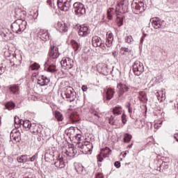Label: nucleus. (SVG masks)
Listing matches in <instances>:
<instances>
[{"mask_svg": "<svg viewBox=\"0 0 178 178\" xmlns=\"http://www.w3.org/2000/svg\"><path fill=\"white\" fill-rule=\"evenodd\" d=\"M54 118L55 119H56V120L58 122H63L64 117H63V114H62V113H60V111H56L54 112Z\"/></svg>", "mask_w": 178, "mask_h": 178, "instance_id": "30", "label": "nucleus"}, {"mask_svg": "<svg viewBox=\"0 0 178 178\" xmlns=\"http://www.w3.org/2000/svg\"><path fill=\"white\" fill-rule=\"evenodd\" d=\"M47 3L49 5V6H52V1L51 0H47Z\"/></svg>", "mask_w": 178, "mask_h": 178, "instance_id": "52", "label": "nucleus"}, {"mask_svg": "<svg viewBox=\"0 0 178 178\" xmlns=\"http://www.w3.org/2000/svg\"><path fill=\"white\" fill-rule=\"evenodd\" d=\"M11 140H14L16 143H19L22 140L20 131L17 129L13 130L10 134Z\"/></svg>", "mask_w": 178, "mask_h": 178, "instance_id": "15", "label": "nucleus"}, {"mask_svg": "<svg viewBox=\"0 0 178 178\" xmlns=\"http://www.w3.org/2000/svg\"><path fill=\"white\" fill-rule=\"evenodd\" d=\"M78 34L81 37H87V35L90 34V31H88V27L86 26L85 25L81 26L78 31Z\"/></svg>", "mask_w": 178, "mask_h": 178, "instance_id": "18", "label": "nucleus"}, {"mask_svg": "<svg viewBox=\"0 0 178 178\" xmlns=\"http://www.w3.org/2000/svg\"><path fill=\"white\" fill-rule=\"evenodd\" d=\"M0 35L3 37L4 40H10V35L8 33H5V32H1Z\"/></svg>", "mask_w": 178, "mask_h": 178, "instance_id": "36", "label": "nucleus"}, {"mask_svg": "<svg viewBox=\"0 0 178 178\" xmlns=\"http://www.w3.org/2000/svg\"><path fill=\"white\" fill-rule=\"evenodd\" d=\"M150 22L155 30H158V29L162 27V21L158 17L150 19Z\"/></svg>", "mask_w": 178, "mask_h": 178, "instance_id": "14", "label": "nucleus"}, {"mask_svg": "<svg viewBox=\"0 0 178 178\" xmlns=\"http://www.w3.org/2000/svg\"><path fill=\"white\" fill-rule=\"evenodd\" d=\"M112 33L111 32H107L106 34V45L107 46V48H111L112 47Z\"/></svg>", "mask_w": 178, "mask_h": 178, "instance_id": "27", "label": "nucleus"}, {"mask_svg": "<svg viewBox=\"0 0 178 178\" xmlns=\"http://www.w3.org/2000/svg\"><path fill=\"white\" fill-rule=\"evenodd\" d=\"M5 106L6 109H8V111H12V109H15V107L16 106V105L13 102H8L6 104Z\"/></svg>", "mask_w": 178, "mask_h": 178, "instance_id": "33", "label": "nucleus"}, {"mask_svg": "<svg viewBox=\"0 0 178 178\" xmlns=\"http://www.w3.org/2000/svg\"><path fill=\"white\" fill-rule=\"evenodd\" d=\"M132 70L135 76H141L144 73V65L143 63L136 60L132 65Z\"/></svg>", "mask_w": 178, "mask_h": 178, "instance_id": "5", "label": "nucleus"}, {"mask_svg": "<svg viewBox=\"0 0 178 178\" xmlns=\"http://www.w3.org/2000/svg\"><path fill=\"white\" fill-rule=\"evenodd\" d=\"M67 29V25L65 22H58L56 24V29L60 31V33H66Z\"/></svg>", "mask_w": 178, "mask_h": 178, "instance_id": "19", "label": "nucleus"}, {"mask_svg": "<svg viewBox=\"0 0 178 178\" xmlns=\"http://www.w3.org/2000/svg\"><path fill=\"white\" fill-rule=\"evenodd\" d=\"M17 161L18 163H26L29 161L27 158V155H22L17 158Z\"/></svg>", "mask_w": 178, "mask_h": 178, "instance_id": "31", "label": "nucleus"}, {"mask_svg": "<svg viewBox=\"0 0 178 178\" xmlns=\"http://www.w3.org/2000/svg\"><path fill=\"white\" fill-rule=\"evenodd\" d=\"M131 140V135L129 134H125L124 138V143H130Z\"/></svg>", "mask_w": 178, "mask_h": 178, "instance_id": "37", "label": "nucleus"}, {"mask_svg": "<svg viewBox=\"0 0 178 178\" xmlns=\"http://www.w3.org/2000/svg\"><path fill=\"white\" fill-rule=\"evenodd\" d=\"M13 63L12 64V61H10L11 66H19V65L22 64V55L17 54L13 57Z\"/></svg>", "mask_w": 178, "mask_h": 178, "instance_id": "21", "label": "nucleus"}, {"mask_svg": "<svg viewBox=\"0 0 178 178\" xmlns=\"http://www.w3.org/2000/svg\"><path fill=\"white\" fill-rule=\"evenodd\" d=\"M60 65L63 69L70 70L74 66V61L69 57H64L60 61Z\"/></svg>", "mask_w": 178, "mask_h": 178, "instance_id": "6", "label": "nucleus"}, {"mask_svg": "<svg viewBox=\"0 0 178 178\" xmlns=\"http://www.w3.org/2000/svg\"><path fill=\"white\" fill-rule=\"evenodd\" d=\"M74 12L76 16L80 17L81 16L86 15V7L81 3H74Z\"/></svg>", "mask_w": 178, "mask_h": 178, "instance_id": "9", "label": "nucleus"}, {"mask_svg": "<svg viewBox=\"0 0 178 178\" xmlns=\"http://www.w3.org/2000/svg\"><path fill=\"white\" fill-rule=\"evenodd\" d=\"M38 154L33 155L32 157L30 158L31 162H34L35 161V159L37 158Z\"/></svg>", "mask_w": 178, "mask_h": 178, "instance_id": "47", "label": "nucleus"}, {"mask_svg": "<svg viewBox=\"0 0 178 178\" xmlns=\"http://www.w3.org/2000/svg\"><path fill=\"white\" fill-rule=\"evenodd\" d=\"M121 51H124V52H129V48H127V47H121Z\"/></svg>", "mask_w": 178, "mask_h": 178, "instance_id": "48", "label": "nucleus"}, {"mask_svg": "<svg viewBox=\"0 0 178 178\" xmlns=\"http://www.w3.org/2000/svg\"><path fill=\"white\" fill-rule=\"evenodd\" d=\"M54 166H56V168H58L59 169H63V168L66 166V163H65L63 156H60V154L58 156L56 161L54 162Z\"/></svg>", "mask_w": 178, "mask_h": 178, "instance_id": "13", "label": "nucleus"}, {"mask_svg": "<svg viewBox=\"0 0 178 178\" xmlns=\"http://www.w3.org/2000/svg\"><path fill=\"white\" fill-rule=\"evenodd\" d=\"M118 6L115 9V23L118 27L123 26V15H122V12L118 11L119 8H122L123 6V3H118Z\"/></svg>", "mask_w": 178, "mask_h": 178, "instance_id": "7", "label": "nucleus"}, {"mask_svg": "<svg viewBox=\"0 0 178 178\" xmlns=\"http://www.w3.org/2000/svg\"><path fill=\"white\" fill-rule=\"evenodd\" d=\"M49 83V78L42 75L41 77L38 80V84L41 87L44 86H48Z\"/></svg>", "mask_w": 178, "mask_h": 178, "instance_id": "20", "label": "nucleus"}, {"mask_svg": "<svg viewBox=\"0 0 178 178\" xmlns=\"http://www.w3.org/2000/svg\"><path fill=\"white\" fill-rule=\"evenodd\" d=\"M64 94L65 97L67 98V101L69 102H73L76 99V92L73 88L68 86L66 88L65 90L64 91Z\"/></svg>", "mask_w": 178, "mask_h": 178, "instance_id": "8", "label": "nucleus"}, {"mask_svg": "<svg viewBox=\"0 0 178 178\" xmlns=\"http://www.w3.org/2000/svg\"><path fill=\"white\" fill-rule=\"evenodd\" d=\"M174 138H175V140H176V141L178 142V134H175L174 135Z\"/></svg>", "mask_w": 178, "mask_h": 178, "instance_id": "55", "label": "nucleus"}, {"mask_svg": "<svg viewBox=\"0 0 178 178\" xmlns=\"http://www.w3.org/2000/svg\"><path fill=\"white\" fill-rule=\"evenodd\" d=\"M74 166L76 172H78L79 174L83 173V170H84V167L83 166V165H81V163H74Z\"/></svg>", "mask_w": 178, "mask_h": 178, "instance_id": "29", "label": "nucleus"}, {"mask_svg": "<svg viewBox=\"0 0 178 178\" xmlns=\"http://www.w3.org/2000/svg\"><path fill=\"white\" fill-rule=\"evenodd\" d=\"M112 99V88H108L106 91V95L104 96V102L108 104V101Z\"/></svg>", "mask_w": 178, "mask_h": 178, "instance_id": "25", "label": "nucleus"}, {"mask_svg": "<svg viewBox=\"0 0 178 178\" xmlns=\"http://www.w3.org/2000/svg\"><path fill=\"white\" fill-rule=\"evenodd\" d=\"M159 127H161V126H159L158 124H154V128L159 129Z\"/></svg>", "mask_w": 178, "mask_h": 178, "instance_id": "57", "label": "nucleus"}, {"mask_svg": "<svg viewBox=\"0 0 178 178\" xmlns=\"http://www.w3.org/2000/svg\"><path fill=\"white\" fill-rule=\"evenodd\" d=\"M72 0H58V6L63 12H67L70 9Z\"/></svg>", "mask_w": 178, "mask_h": 178, "instance_id": "10", "label": "nucleus"}, {"mask_svg": "<svg viewBox=\"0 0 178 178\" xmlns=\"http://www.w3.org/2000/svg\"><path fill=\"white\" fill-rule=\"evenodd\" d=\"M29 69L31 70H38V69H40V65L37 63H34L30 65Z\"/></svg>", "mask_w": 178, "mask_h": 178, "instance_id": "35", "label": "nucleus"}, {"mask_svg": "<svg viewBox=\"0 0 178 178\" xmlns=\"http://www.w3.org/2000/svg\"><path fill=\"white\" fill-rule=\"evenodd\" d=\"M9 178H17L16 177V172H12L8 175Z\"/></svg>", "mask_w": 178, "mask_h": 178, "instance_id": "45", "label": "nucleus"}, {"mask_svg": "<svg viewBox=\"0 0 178 178\" xmlns=\"http://www.w3.org/2000/svg\"><path fill=\"white\" fill-rule=\"evenodd\" d=\"M113 94H114V92H113V90L112 91V95H113Z\"/></svg>", "mask_w": 178, "mask_h": 178, "instance_id": "64", "label": "nucleus"}, {"mask_svg": "<svg viewBox=\"0 0 178 178\" xmlns=\"http://www.w3.org/2000/svg\"><path fill=\"white\" fill-rule=\"evenodd\" d=\"M112 155V149L108 147L101 149L99 154L97 156V161L102 162L104 158H109Z\"/></svg>", "mask_w": 178, "mask_h": 178, "instance_id": "4", "label": "nucleus"}, {"mask_svg": "<svg viewBox=\"0 0 178 178\" xmlns=\"http://www.w3.org/2000/svg\"><path fill=\"white\" fill-rule=\"evenodd\" d=\"M127 109H129L130 108H131V104H130V102L127 103Z\"/></svg>", "mask_w": 178, "mask_h": 178, "instance_id": "53", "label": "nucleus"}, {"mask_svg": "<svg viewBox=\"0 0 178 178\" xmlns=\"http://www.w3.org/2000/svg\"><path fill=\"white\" fill-rule=\"evenodd\" d=\"M125 41L127 44H131V42H133V37L131 35L126 36Z\"/></svg>", "mask_w": 178, "mask_h": 178, "instance_id": "38", "label": "nucleus"}, {"mask_svg": "<svg viewBox=\"0 0 178 178\" xmlns=\"http://www.w3.org/2000/svg\"><path fill=\"white\" fill-rule=\"evenodd\" d=\"M8 91L12 92V94H14V95H17L20 92V88H19V86L17 85H13L9 86Z\"/></svg>", "mask_w": 178, "mask_h": 178, "instance_id": "24", "label": "nucleus"}, {"mask_svg": "<svg viewBox=\"0 0 178 178\" xmlns=\"http://www.w3.org/2000/svg\"><path fill=\"white\" fill-rule=\"evenodd\" d=\"M138 99L140 101V102H143V104H145V102L148 101V99H147V94L145 93V92H139Z\"/></svg>", "mask_w": 178, "mask_h": 178, "instance_id": "26", "label": "nucleus"}, {"mask_svg": "<svg viewBox=\"0 0 178 178\" xmlns=\"http://www.w3.org/2000/svg\"><path fill=\"white\" fill-rule=\"evenodd\" d=\"M6 70V66L3 65V64L0 65V76L3 74Z\"/></svg>", "mask_w": 178, "mask_h": 178, "instance_id": "39", "label": "nucleus"}, {"mask_svg": "<svg viewBox=\"0 0 178 178\" xmlns=\"http://www.w3.org/2000/svg\"><path fill=\"white\" fill-rule=\"evenodd\" d=\"M129 154V150L125 151V152L123 154V157L125 158L126 155Z\"/></svg>", "mask_w": 178, "mask_h": 178, "instance_id": "56", "label": "nucleus"}, {"mask_svg": "<svg viewBox=\"0 0 178 178\" xmlns=\"http://www.w3.org/2000/svg\"><path fill=\"white\" fill-rule=\"evenodd\" d=\"M114 166H115L117 169H119V168H120V161H115L114 163Z\"/></svg>", "mask_w": 178, "mask_h": 178, "instance_id": "46", "label": "nucleus"}, {"mask_svg": "<svg viewBox=\"0 0 178 178\" xmlns=\"http://www.w3.org/2000/svg\"><path fill=\"white\" fill-rule=\"evenodd\" d=\"M122 110L123 108H122V106H116L113 108L112 112L115 116H118V115H122Z\"/></svg>", "mask_w": 178, "mask_h": 178, "instance_id": "28", "label": "nucleus"}, {"mask_svg": "<svg viewBox=\"0 0 178 178\" xmlns=\"http://www.w3.org/2000/svg\"><path fill=\"white\" fill-rule=\"evenodd\" d=\"M73 154H76V149H73Z\"/></svg>", "mask_w": 178, "mask_h": 178, "instance_id": "62", "label": "nucleus"}, {"mask_svg": "<svg viewBox=\"0 0 178 178\" xmlns=\"http://www.w3.org/2000/svg\"><path fill=\"white\" fill-rule=\"evenodd\" d=\"M128 112H129V113H132L133 110H131V108H128Z\"/></svg>", "mask_w": 178, "mask_h": 178, "instance_id": "58", "label": "nucleus"}, {"mask_svg": "<svg viewBox=\"0 0 178 178\" xmlns=\"http://www.w3.org/2000/svg\"><path fill=\"white\" fill-rule=\"evenodd\" d=\"M47 154L46 153V154H44V157H47Z\"/></svg>", "mask_w": 178, "mask_h": 178, "instance_id": "63", "label": "nucleus"}, {"mask_svg": "<svg viewBox=\"0 0 178 178\" xmlns=\"http://www.w3.org/2000/svg\"><path fill=\"white\" fill-rule=\"evenodd\" d=\"M23 126L25 127V129H31V127L33 126V124H31L30 120H26L23 121Z\"/></svg>", "mask_w": 178, "mask_h": 178, "instance_id": "34", "label": "nucleus"}, {"mask_svg": "<svg viewBox=\"0 0 178 178\" xmlns=\"http://www.w3.org/2000/svg\"><path fill=\"white\" fill-rule=\"evenodd\" d=\"M133 147V143H131V145H129L127 148H131Z\"/></svg>", "mask_w": 178, "mask_h": 178, "instance_id": "60", "label": "nucleus"}, {"mask_svg": "<svg viewBox=\"0 0 178 178\" xmlns=\"http://www.w3.org/2000/svg\"><path fill=\"white\" fill-rule=\"evenodd\" d=\"M92 44L95 48H97L98 47H102V40H101V38L98 36H95L92 38Z\"/></svg>", "mask_w": 178, "mask_h": 178, "instance_id": "22", "label": "nucleus"}, {"mask_svg": "<svg viewBox=\"0 0 178 178\" xmlns=\"http://www.w3.org/2000/svg\"><path fill=\"white\" fill-rule=\"evenodd\" d=\"M15 124H21L22 120H20V118H19V117H15Z\"/></svg>", "mask_w": 178, "mask_h": 178, "instance_id": "42", "label": "nucleus"}, {"mask_svg": "<svg viewBox=\"0 0 178 178\" xmlns=\"http://www.w3.org/2000/svg\"><path fill=\"white\" fill-rule=\"evenodd\" d=\"M163 91H165V90H162L161 92H157L156 93V95L159 99V101H163V99H165V93H163Z\"/></svg>", "mask_w": 178, "mask_h": 178, "instance_id": "32", "label": "nucleus"}, {"mask_svg": "<svg viewBox=\"0 0 178 178\" xmlns=\"http://www.w3.org/2000/svg\"><path fill=\"white\" fill-rule=\"evenodd\" d=\"M60 55L59 48L55 45L51 46V50L49 53V58L44 63L45 70L50 73H55V72H56V59L59 58Z\"/></svg>", "mask_w": 178, "mask_h": 178, "instance_id": "1", "label": "nucleus"}, {"mask_svg": "<svg viewBox=\"0 0 178 178\" xmlns=\"http://www.w3.org/2000/svg\"><path fill=\"white\" fill-rule=\"evenodd\" d=\"M117 88L118 90L119 97H122V95H124V92L129 91V86H126L124 83H119L117 86Z\"/></svg>", "mask_w": 178, "mask_h": 178, "instance_id": "17", "label": "nucleus"}, {"mask_svg": "<svg viewBox=\"0 0 178 178\" xmlns=\"http://www.w3.org/2000/svg\"><path fill=\"white\" fill-rule=\"evenodd\" d=\"M144 38H145V36H142L140 38V44H143L144 42Z\"/></svg>", "mask_w": 178, "mask_h": 178, "instance_id": "54", "label": "nucleus"}, {"mask_svg": "<svg viewBox=\"0 0 178 178\" xmlns=\"http://www.w3.org/2000/svg\"><path fill=\"white\" fill-rule=\"evenodd\" d=\"M81 90L86 92L88 90L87 86H82Z\"/></svg>", "mask_w": 178, "mask_h": 178, "instance_id": "49", "label": "nucleus"}, {"mask_svg": "<svg viewBox=\"0 0 178 178\" xmlns=\"http://www.w3.org/2000/svg\"><path fill=\"white\" fill-rule=\"evenodd\" d=\"M0 97H2V88L0 86Z\"/></svg>", "mask_w": 178, "mask_h": 178, "instance_id": "59", "label": "nucleus"}, {"mask_svg": "<svg viewBox=\"0 0 178 178\" xmlns=\"http://www.w3.org/2000/svg\"><path fill=\"white\" fill-rule=\"evenodd\" d=\"M134 81L136 84H140V83H141V78L140 76H137L135 78Z\"/></svg>", "mask_w": 178, "mask_h": 178, "instance_id": "44", "label": "nucleus"}, {"mask_svg": "<svg viewBox=\"0 0 178 178\" xmlns=\"http://www.w3.org/2000/svg\"><path fill=\"white\" fill-rule=\"evenodd\" d=\"M97 70L100 74L104 76H108L112 71L108 68V66L105 63H99L97 65Z\"/></svg>", "mask_w": 178, "mask_h": 178, "instance_id": "11", "label": "nucleus"}, {"mask_svg": "<svg viewBox=\"0 0 178 178\" xmlns=\"http://www.w3.org/2000/svg\"><path fill=\"white\" fill-rule=\"evenodd\" d=\"M11 29L13 33L20 34L27 29V22L22 19H17L11 24Z\"/></svg>", "mask_w": 178, "mask_h": 178, "instance_id": "2", "label": "nucleus"}, {"mask_svg": "<svg viewBox=\"0 0 178 178\" xmlns=\"http://www.w3.org/2000/svg\"><path fill=\"white\" fill-rule=\"evenodd\" d=\"M44 134H45V136H46L47 137H50V136H51V129H46L44 130Z\"/></svg>", "mask_w": 178, "mask_h": 178, "instance_id": "43", "label": "nucleus"}, {"mask_svg": "<svg viewBox=\"0 0 178 178\" xmlns=\"http://www.w3.org/2000/svg\"><path fill=\"white\" fill-rule=\"evenodd\" d=\"M96 178H104V177H102V175H101V173H97L96 175Z\"/></svg>", "mask_w": 178, "mask_h": 178, "instance_id": "50", "label": "nucleus"}, {"mask_svg": "<svg viewBox=\"0 0 178 178\" xmlns=\"http://www.w3.org/2000/svg\"><path fill=\"white\" fill-rule=\"evenodd\" d=\"M38 37H39L42 41H48V40H49V33H48V31L45 29H40L38 33Z\"/></svg>", "mask_w": 178, "mask_h": 178, "instance_id": "16", "label": "nucleus"}, {"mask_svg": "<svg viewBox=\"0 0 178 178\" xmlns=\"http://www.w3.org/2000/svg\"><path fill=\"white\" fill-rule=\"evenodd\" d=\"M29 130L31 133L35 136H37V134H40V133H41V128L34 123L32 124V126Z\"/></svg>", "mask_w": 178, "mask_h": 178, "instance_id": "23", "label": "nucleus"}, {"mask_svg": "<svg viewBox=\"0 0 178 178\" xmlns=\"http://www.w3.org/2000/svg\"><path fill=\"white\" fill-rule=\"evenodd\" d=\"M76 148H79L83 154H88L92 151V143L90 142H78Z\"/></svg>", "mask_w": 178, "mask_h": 178, "instance_id": "3", "label": "nucleus"}, {"mask_svg": "<svg viewBox=\"0 0 178 178\" xmlns=\"http://www.w3.org/2000/svg\"><path fill=\"white\" fill-rule=\"evenodd\" d=\"M107 17L108 20H112V8H108L107 11Z\"/></svg>", "mask_w": 178, "mask_h": 178, "instance_id": "40", "label": "nucleus"}, {"mask_svg": "<svg viewBox=\"0 0 178 178\" xmlns=\"http://www.w3.org/2000/svg\"><path fill=\"white\" fill-rule=\"evenodd\" d=\"M133 11L136 15H140V13H143L145 10L144 9V2L139 1L138 3H135L133 5Z\"/></svg>", "mask_w": 178, "mask_h": 178, "instance_id": "12", "label": "nucleus"}, {"mask_svg": "<svg viewBox=\"0 0 178 178\" xmlns=\"http://www.w3.org/2000/svg\"><path fill=\"white\" fill-rule=\"evenodd\" d=\"M121 119L123 124H126V122H127V119L126 118V114L124 113H122Z\"/></svg>", "mask_w": 178, "mask_h": 178, "instance_id": "41", "label": "nucleus"}, {"mask_svg": "<svg viewBox=\"0 0 178 178\" xmlns=\"http://www.w3.org/2000/svg\"><path fill=\"white\" fill-rule=\"evenodd\" d=\"M74 49H75V51H77V49H79V44H77V43H74Z\"/></svg>", "mask_w": 178, "mask_h": 178, "instance_id": "51", "label": "nucleus"}, {"mask_svg": "<svg viewBox=\"0 0 178 178\" xmlns=\"http://www.w3.org/2000/svg\"><path fill=\"white\" fill-rule=\"evenodd\" d=\"M65 154H66V155H70V154H69V152H68L67 150H66Z\"/></svg>", "mask_w": 178, "mask_h": 178, "instance_id": "61", "label": "nucleus"}]
</instances>
